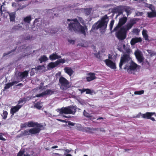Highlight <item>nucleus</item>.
Wrapping results in <instances>:
<instances>
[{"instance_id": "nucleus-60", "label": "nucleus", "mask_w": 156, "mask_h": 156, "mask_svg": "<svg viewBox=\"0 0 156 156\" xmlns=\"http://www.w3.org/2000/svg\"><path fill=\"white\" fill-rule=\"evenodd\" d=\"M38 19H36L34 21V23H36V22H37L38 21Z\"/></svg>"}, {"instance_id": "nucleus-57", "label": "nucleus", "mask_w": 156, "mask_h": 156, "mask_svg": "<svg viewBox=\"0 0 156 156\" xmlns=\"http://www.w3.org/2000/svg\"><path fill=\"white\" fill-rule=\"evenodd\" d=\"M65 151H66L67 153H69L70 151L69 150L67 149L65 150Z\"/></svg>"}, {"instance_id": "nucleus-61", "label": "nucleus", "mask_w": 156, "mask_h": 156, "mask_svg": "<svg viewBox=\"0 0 156 156\" xmlns=\"http://www.w3.org/2000/svg\"><path fill=\"white\" fill-rule=\"evenodd\" d=\"M66 156H72L71 154H67L66 155Z\"/></svg>"}, {"instance_id": "nucleus-62", "label": "nucleus", "mask_w": 156, "mask_h": 156, "mask_svg": "<svg viewBox=\"0 0 156 156\" xmlns=\"http://www.w3.org/2000/svg\"><path fill=\"white\" fill-rule=\"evenodd\" d=\"M123 49L124 50H125V47H126V46H125V44H124L123 46Z\"/></svg>"}, {"instance_id": "nucleus-55", "label": "nucleus", "mask_w": 156, "mask_h": 156, "mask_svg": "<svg viewBox=\"0 0 156 156\" xmlns=\"http://www.w3.org/2000/svg\"><path fill=\"white\" fill-rule=\"evenodd\" d=\"M69 124L72 126H74L75 125V123L73 122H70Z\"/></svg>"}, {"instance_id": "nucleus-12", "label": "nucleus", "mask_w": 156, "mask_h": 156, "mask_svg": "<svg viewBox=\"0 0 156 156\" xmlns=\"http://www.w3.org/2000/svg\"><path fill=\"white\" fill-rule=\"evenodd\" d=\"M54 91L53 90H46L39 94H37L34 97H40L44 96L54 94Z\"/></svg>"}, {"instance_id": "nucleus-46", "label": "nucleus", "mask_w": 156, "mask_h": 156, "mask_svg": "<svg viewBox=\"0 0 156 156\" xmlns=\"http://www.w3.org/2000/svg\"><path fill=\"white\" fill-rule=\"evenodd\" d=\"M3 136H5V135L2 134V133H0V140L3 141H5L6 139L3 137Z\"/></svg>"}, {"instance_id": "nucleus-44", "label": "nucleus", "mask_w": 156, "mask_h": 156, "mask_svg": "<svg viewBox=\"0 0 156 156\" xmlns=\"http://www.w3.org/2000/svg\"><path fill=\"white\" fill-rule=\"evenodd\" d=\"M2 8H3V5L0 4V16L2 15V12L4 11V10L2 9Z\"/></svg>"}, {"instance_id": "nucleus-20", "label": "nucleus", "mask_w": 156, "mask_h": 156, "mask_svg": "<svg viewBox=\"0 0 156 156\" xmlns=\"http://www.w3.org/2000/svg\"><path fill=\"white\" fill-rule=\"evenodd\" d=\"M142 39L140 37H135L132 38L130 41V43L132 45H134L136 43L141 42Z\"/></svg>"}, {"instance_id": "nucleus-13", "label": "nucleus", "mask_w": 156, "mask_h": 156, "mask_svg": "<svg viewBox=\"0 0 156 156\" xmlns=\"http://www.w3.org/2000/svg\"><path fill=\"white\" fill-rule=\"evenodd\" d=\"M127 19V17H123L120 19L118 25L115 28L114 30H117L121 26L124 24L126 23Z\"/></svg>"}, {"instance_id": "nucleus-21", "label": "nucleus", "mask_w": 156, "mask_h": 156, "mask_svg": "<svg viewBox=\"0 0 156 156\" xmlns=\"http://www.w3.org/2000/svg\"><path fill=\"white\" fill-rule=\"evenodd\" d=\"M36 127L30 129V131L31 134H35L39 133L40 129L39 127Z\"/></svg>"}, {"instance_id": "nucleus-18", "label": "nucleus", "mask_w": 156, "mask_h": 156, "mask_svg": "<svg viewBox=\"0 0 156 156\" xmlns=\"http://www.w3.org/2000/svg\"><path fill=\"white\" fill-rule=\"evenodd\" d=\"M65 72L67 74L70 76L73 74V71L72 68L69 67H66L64 68Z\"/></svg>"}, {"instance_id": "nucleus-1", "label": "nucleus", "mask_w": 156, "mask_h": 156, "mask_svg": "<svg viewBox=\"0 0 156 156\" xmlns=\"http://www.w3.org/2000/svg\"><path fill=\"white\" fill-rule=\"evenodd\" d=\"M78 20L76 19H67L69 30L72 31L81 33L84 35H86L87 29L85 26L81 25L78 21L84 25L83 21L82 18L78 17Z\"/></svg>"}, {"instance_id": "nucleus-30", "label": "nucleus", "mask_w": 156, "mask_h": 156, "mask_svg": "<svg viewBox=\"0 0 156 156\" xmlns=\"http://www.w3.org/2000/svg\"><path fill=\"white\" fill-rule=\"evenodd\" d=\"M24 150H20L17 156H29L28 154H24Z\"/></svg>"}, {"instance_id": "nucleus-52", "label": "nucleus", "mask_w": 156, "mask_h": 156, "mask_svg": "<svg viewBox=\"0 0 156 156\" xmlns=\"http://www.w3.org/2000/svg\"><path fill=\"white\" fill-rule=\"evenodd\" d=\"M47 32H48V33H51V34H53V33H55V32H54L53 30H50L49 31H47Z\"/></svg>"}, {"instance_id": "nucleus-7", "label": "nucleus", "mask_w": 156, "mask_h": 156, "mask_svg": "<svg viewBox=\"0 0 156 156\" xmlns=\"http://www.w3.org/2000/svg\"><path fill=\"white\" fill-rule=\"evenodd\" d=\"M59 83L60 88L63 90H66L70 87L69 82L63 77L59 79Z\"/></svg>"}, {"instance_id": "nucleus-53", "label": "nucleus", "mask_w": 156, "mask_h": 156, "mask_svg": "<svg viewBox=\"0 0 156 156\" xmlns=\"http://www.w3.org/2000/svg\"><path fill=\"white\" fill-rule=\"evenodd\" d=\"M21 2H22V3L23 5H25V4L26 3V2L27 1H21Z\"/></svg>"}, {"instance_id": "nucleus-9", "label": "nucleus", "mask_w": 156, "mask_h": 156, "mask_svg": "<svg viewBox=\"0 0 156 156\" xmlns=\"http://www.w3.org/2000/svg\"><path fill=\"white\" fill-rule=\"evenodd\" d=\"M27 126L30 127H41V125L38 124L37 122H34L32 121H30L26 122L22 124V127H23Z\"/></svg>"}, {"instance_id": "nucleus-63", "label": "nucleus", "mask_w": 156, "mask_h": 156, "mask_svg": "<svg viewBox=\"0 0 156 156\" xmlns=\"http://www.w3.org/2000/svg\"><path fill=\"white\" fill-rule=\"evenodd\" d=\"M103 119V118H102V117H100V118H98L97 119V120L100 119Z\"/></svg>"}, {"instance_id": "nucleus-58", "label": "nucleus", "mask_w": 156, "mask_h": 156, "mask_svg": "<svg viewBox=\"0 0 156 156\" xmlns=\"http://www.w3.org/2000/svg\"><path fill=\"white\" fill-rule=\"evenodd\" d=\"M58 120L60 121H61V122H65V120H62V119H58Z\"/></svg>"}, {"instance_id": "nucleus-14", "label": "nucleus", "mask_w": 156, "mask_h": 156, "mask_svg": "<svg viewBox=\"0 0 156 156\" xmlns=\"http://www.w3.org/2000/svg\"><path fill=\"white\" fill-rule=\"evenodd\" d=\"M23 105H16L11 107L10 112L12 114V116L14 115L15 113L19 111V110L21 108Z\"/></svg>"}, {"instance_id": "nucleus-49", "label": "nucleus", "mask_w": 156, "mask_h": 156, "mask_svg": "<svg viewBox=\"0 0 156 156\" xmlns=\"http://www.w3.org/2000/svg\"><path fill=\"white\" fill-rule=\"evenodd\" d=\"M86 89H79L78 90L79 91L81 92V93H82L83 92L86 91Z\"/></svg>"}, {"instance_id": "nucleus-54", "label": "nucleus", "mask_w": 156, "mask_h": 156, "mask_svg": "<svg viewBox=\"0 0 156 156\" xmlns=\"http://www.w3.org/2000/svg\"><path fill=\"white\" fill-rule=\"evenodd\" d=\"M149 119H151V120H152L153 121H155V119L153 117H150Z\"/></svg>"}, {"instance_id": "nucleus-15", "label": "nucleus", "mask_w": 156, "mask_h": 156, "mask_svg": "<svg viewBox=\"0 0 156 156\" xmlns=\"http://www.w3.org/2000/svg\"><path fill=\"white\" fill-rule=\"evenodd\" d=\"M31 19H32L30 16H27L23 18V21L22 22V23L23 24H24V25H25L24 22H25V23H26V30H27L28 29L29 23L31 21Z\"/></svg>"}, {"instance_id": "nucleus-17", "label": "nucleus", "mask_w": 156, "mask_h": 156, "mask_svg": "<svg viewBox=\"0 0 156 156\" xmlns=\"http://www.w3.org/2000/svg\"><path fill=\"white\" fill-rule=\"evenodd\" d=\"M153 115H154L156 116V113L154 112H147L145 114H142V117L144 119H149L150 117Z\"/></svg>"}, {"instance_id": "nucleus-41", "label": "nucleus", "mask_w": 156, "mask_h": 156, "mask_svg": "<svg viewBox=\"0 0 156 156\" xmlns=\"http://www.w3.org/2000/svg\"><path fill=\"white\" fill-rule=\"evenodd\" d=\"M113 54L112 53L109 54L108 56V59H109L111 60H113V58H115V55H114L113 56Z\"/></svg>"}, {"instance_id": "nucleus-22", "label": "nucleus", "mask_w": 156, "mask_h": 156, "mask_svg": "<svg viewBox=\"0 0 156 156\" xmlns=\"http://www.w3.org/2000/svg\"><path fill=\"white\" fill-rule=\"evenodd\" d=\"M79 11H81L83 12H84L86 15H89L92 10V9L91 8H87L84 9H79Z\"/></svg>"}, {"instance_id": "nucleus-56", "label": "nucleus", "mask_w": 156, "mask_h": 156, "mask_svg": "<svg viewBox=\"0 0 156 156\" xmlns=\"http://www.w3.org/2000/svg\"><path fill=\"white\" fill-rule=\"evenodd\" d=\"M143 14L142 12H138V13L136 14V15L138 16H139V15H142Z\"/></svg>"}, {"instance_id": "nucleus-24", "label": "nucleus", "mask_w": 156, "mask_h": 156, "mask_svg": "<svg viewBox=\"0 0 156 156\" xmlns=\"http://www.w3.org/2000/svg\"><path fill=\"white\" fill-rule=\"evenodd\" d=\"M10 16V21H14L15 18L16 12H12L11 13H9Z\"/></svg>"}, {"instance_id": "nucleus-37", "label": "nucleus", "mask_w": 156, "mask_h": 156, "mask_svg": "<svg viewBox=\"0 0 156 156\" xmlns=\"http://www.w3.org/2000/svg\"><path fill=\"white\" fill-rule=\"evenodd\" d=\"M8 113L7 111H5L3 112L2 116L3 118V119H6Z\"/></svg>"}, {"instance_id": "nucleus-25", "label": "nucleus", "mask_w": 156, "mask_h": 156, "mask_svg": "<svg viewBox=\"0 0 156 156\" xmlns=\"http://www.w3.org/2000/svg\"><path fill=\"white\" fill-rule=\"evenodd\" d=\"M147 31L145 30H143L142 31L143 37L146 41H147L148 40V36L147 34Z\"/></svg>"}, {"instance_id": "nucleus-35", "label": "nucleus", "mask_w": 156, "mask_h": 156, "mask_svg": "<svg viewBox=\"0 0 156 156\" xmlns=\"http://www.w3.org/2000/svg\"><path fill=\"white\" fill-rule=\"evenodd\" d=\"M140 30L137 28H135L133 29V32L135 34L138 35L139 34Z\"/></svg>"}, {"instance_id": "nucleus-11", "label": "nucleus", "mask_w": 156, "mask_h": 156, "mask_svg": "<svg viewBox=\"0 0 156 156\" xmlns=\"http://www.w3.org/2000/svg\"><path fill=\"white\" fill-rule=\"evenodd\" d=\"M147 7H148L151 11L148 12V16L149 17H153L156 16V12L154 10V8L152 5H147Z\"/></svg>"}, {"instance_id": "nucleus-8", "label": "nucleus", "mask_w": 156, "mask_h": 156, "mask_svg": "<svg viewBox=\"0 0 156 156\" xmlns=\"http://www.w3.org/2000/svg\"><path fill=\"white\" fill-rule=\"evenodd\" d=\"M134 54L138 61L140 62H142L144 59L143 54L141 51L137 49L134 52Z\"/></svg>"}, {"instance_id": "nucleus-23", "label": "nucleus", "mask_w": 156, "mask_h": 156, "mask_svg": "<svg viewBox=\"0 0 156 156\" xmlns=\"http://www.w3.org/2000/svg\"><path fill=\"white\" fill-rule=\"evenodd\" d=\"M49 58L51 60H55L56 59L61 58V57L60 56L58 55L56 53H55L50 55Z\"/></svg>"}, {"instance_id": "nucleus-4", "label": "nucleus", "mask_w": 156, "mask_h": 156, "mask_svg": "<svg viewBox=\"0 0 156 156\" xmlns=\"http://www.w3.org/2000/svg\"><path fill=\"white\" fill-rule=\"evenodd\" d=\"M108 21V19L107 15H105L101 18V21H98L93 25L91 30L99 28L101 30V32H104L106 29Z\"/></svg>"}, {"instance_id": "nucleus-45", "label": "nucleus", "mask_w": 156, "mask_h": 156, "mask_svg": "<svg viewBox=\"0 0 156 156\" xmlns=\"http://www.w3.org/2000/svg\"><path fill=\"white\" fill-rule=\"evenodd\" d=\"M114 21L113 20H112L111 21L110 24V25H109L110 30H111L112 29L113 26L114 25Z\"/></svg>"}, {"instance_id": "nucleus-64", "label": "nucleus", "mask_w": 156, "mask_h": 156, "mask_svg": "<svg viewBox=\"0 0 156 156\" xmlns=\"http://www.w3.org/2000/svg\"><path fill=\"white\" fill-rule=\"evenodd\" d=\"M44 83L43 82H41V84L42 85V86H43V85H44Z\"/></svg>"}, {"instance_id": "nucleus-42", "label": "nucleus", "mask_w": 156, "mask_h": 156, "mask_svg": "<svg viewBox=\"0 0 156 156\" xmlns=\"http://www.w3.org/2000/svg\"><path fill=\"white\" fill-rule=\"evenodd\" d=\"M76 129L79 130H81L83 129V128L79 124H76Z\"/></svg>"}, {"instance_id": "nucleus-59", "label": "nucleus", "mask_w": 156, "mask_h": 156, "mask_svg": "<svg viewBox=\"0 0 156 156\" xmlns=\"http://www.w3.org/2000/svg\"><path fill=\"white\" fill-rule=\"evenodd\" d=\"M57 147H58L57 146H54L52 148H57Z\"/></svg>"}, {"instance_id": "nucleus-3", "label": "nucleus", "mask_w": 156, "mask_h": 156, "mask_svg": "<svg viewBox=\"0 0 156 156\" xmlns=\"http://www.w3.org/2000/svg\"><path fill=\"white\" fill-rule=\"evenodd\" d=\"M136 21L135 20H130L129 22L126 26L121 28L116 33V36L119 39L123 40L126 37V32L130 29L133 25L136 23Z\"/></svg>"}, {"instance_id": "nucleus-31", "label": "nucleus", "mask_w": 156, "mask_h": 156, "mask_svg": "<svg viewBox=\"0 0 156 156\" xmlns=\"http://www.w3.org/2000/svg\"><path fill=\"white\" fill-rule=\"evenodd\" d=\"M48 59V58L46 56L44 55L41 56L39 59V60L40 62H42L45 61Z\"/></svg>"}, {"instance_id": "nucleus-6", "label": "nucleus", "mask_w": 156, "mask_h": 156, "mask_svg": "<svg viewBox=\"0 0 156 156\" xmlns=\"http://www.w3.org/2000/svg\"><path fill=\"white\" fill-rule=\"evenodd\" d=\"M57 112L61 115L63 114H74L76 111V108L74 106H69L66 107H63L61 109L56 110Z\"/></svg>"}, {"instance_id": "nucleus-27", "label": "nucleus", "mask_w": 156, "mask_h": 156, "mask_svg": "<svg viewBox=\"0 0 156 156\" xmlns=\"http://www.w3.org/2000/svg\"><path fill=\"white\" fill-rule=\"evenodd\" d=\"M57 62L56 61L55 62H51L48 65V67L49 68L51 69L58 66Z\"/></svg>"}, {"instance_id": "nucleus-19", "label": "nucleus", "mask_w": 156, "mask_h": 156, "mask_svg": "<svg viewBox=\"0 0 156 156\" xmlns=\"http://www.w3.org/2000/svg\"><path fill=\"white\" fill-rule=\"evenodd\" d=\"M23 1H24V0H16L17 2H20ZM24 1H27L26 2V3L25 4V5H20L19 4V6H18L19 8H18L17 9H18V10L22 9L30 4V2L28 0H24Z\"/></svg>"}, {"instance_id": "nucleus-26", "label": "nucleus", "mask_w": 156, "mask_h": 156, "mask_svg": "<svg viewBox=\"0 0 156 156\" xmlns=\"http://www.w3.org/2000/svg\"><path fill=\"white\" fill-rule=\"evenodd\" d=\"M16 3H12V6L13 8L15 10L17 11L18 10V9H17L19 8L18 6H19V4L18 3L19 2H17L16 0Z\"/></svg>"}, {"instance_id": "nucleus-48", "label": "nucleus", "mask_w": 156, "mask_h": 156, "mask_svg": "<svg viewBox=\"0 0 156 156\" xmlns=\"http://www.w3.org/2000/svg\"><path fill=\"white\" fill-rule=\"evenodd\" d=\"M68 41L70 43V44H73L74 43V42H75V41H74L73 40H70V39H69L68 40Z\"/></svg>"}, {"instance_id": "nucleus-10", "label": "nucleus", "mask_w": 156, "mask_h": 156, "mask_svg": "<svg viewBox=\"0 0 156 156\" xmlns=\"http://www.w3.org/2000/svg\"><path fill=\"white\" fill-rule=\"evenodd\" d=\"M106 65L110 68L115 69H116L115 63L109 59H106L104 61Z\"/></svg>"}, {"instance_id": "nucleus-51", "label": "nucleus", "mask_w": 156, "mask_h": 156, "mask_svg": "<svg viewBox=\"0 0 156 156\" xmlns=\"http://www.w3.org/2000/svg\"><path fill=\"white\" fill-rule=\"evenodd\" d=\"M24 100L22 99H21L18 102V103L17 105H20V104L21 103H23V102Z\"/></svg>"}, {"instance_id": "nucleus-16", "label": "nucleus", "mask_w": 156, "mask_h": 156, "mask_svg": "<svg viewBox=\"0 0 156 156\" xmlns=\"http://www.w3.org/2000/svg\"><path fill=\"white\" fill-rule=\"evenodd\" d=\"M87 76L86 79L87 81L89 82L96 79L95 74L94 73H90L87 74Z\"/></svg>"}, {"instance_id": "nucleus-43", "label": "nucleus", "mask_w": 156, "mask_h": 156, "mask_svg": "<svg viewBox=\"0 0 156 156\" xmlns=\"http://www.w3.org/2000/svg\"><path fill=\"white\" fill-rule=\"evenodd\" d=\"M83 115L85 116H86L87 117H91V116L87 112L85 111V110H84V111Z\"/></svg>"}, {"instance_id": "nucleus-29", "label": "nucleus", "mask_w": 156, "mask_h": 156, "mask_svg": "<svg viewBox=\"0 0 156 156\" xmlns=\"http://www.w3.org/2000/svg\"><path fill=\"white\" fill-rule=\"evenodd\" d=\"M125 11L126 12L127 16H128L131 13L132 11L129 7L128 6L126 7L125 8Z\"/></svg>"}, {"instance_id": "nucleus-33", "label": "nucleus", "mask_w": 156, "mask_h": 156, "mask_svg": "<svg viewBox=\"0 0 156 156\" xmlns=\"http://www.w3.org/2000/svg\"><path fill=\"white\" fill-rule=\"evenodd\" d=\"M86 94H92L94 92V90L90 89H86Z\"/></svg>"}, {"instance_id": "nucleus-2", "label": "nucleus", "mask_w": 156, "mask_h": 156, "mask_svg": "<svg viewBox=\"0 0 156 156\" xmlns=\"http://www.w3.org/2000/svg\"><path fill=\"white\" fill-rule=\"evenodd\" d=\"M124 65H125L124 69L127 70H135L140 69V66L133 62L128 55H124L121 56L119 65L120 69H122V66Z\"/></svg>"}, {"instance_id": "nucleus-28", "label": "nucleus", "mask_w": 156, "mask_h": 156, "mask_svg": "<svg viewBox=\"0 0 156 156\" xmlns=\"http://www.w3.org/2000/svg\"><path fill=\"white\" fill-rule=\"evenodd\" d=\"M78 45L82 47H87L89 45V44L87 41H84L79 44Z\"/></svg>"}, {"instance_id": "nucleus-32", "label": "nucleus", "mask_w": 156, "mask_h": 156, "mask_svg": "<svg viewBox=\"0 0 156 156\" xmlns=\"http://www.w3.org/2000/svg\"><path fill=\"white\" fill-rule=\"evenodd\" d=\"M43 90L42 87L41 86L39 87H37L36 89H34V92H36V93L40 92Z\"/></svg>"}, {"instance_id": "nucleus-40", "label": "nucleus", "mask_w": 156, "mask_h": 156, "mask_svg": "<svg viewBox=\"0 0 156 156\" xmlns=\"http://www.w3.org/2000/svg\"><path fill=\"white\" fill-rule=\"evenodd\" d=\"M24 134L25 135H28L31 134L30 129H27L25 130L24 132Z\"/></svg>"}, {"instance_id": "nucleus-34", "label": "nucleus", "mask_w": 156, "mask_h": 156, "mask_svg": "<svg viewBox=\"0 0 156 156\" xmlns=\"http://www.w3.org/2000/svg\"><path fill=\"white\" fill-rule=\"evenodd\" d=\"M42 103V102L36 103L34 105V107L38 109H40L42 107V106L41 105Z\"/></svg>"}, {"instance_id": "nucleus-47", "label": "nucleus", "mask_w": 156, "mask_h": 156, "mask_svg": "<svg viewBox=\"0 0 156 156\" xmlns=\"http://www.w3.org/2000/svg\"><path fill=\"white\" fill-rule=\"evenodd\" d=\"M34 70H36V69L35 68L32 69L31 72H30V75L31 76H32L34 74Z\"/></svg>"}, {"instance_id": "nucleus-38", "label": "nucleus", "mask_w": 156, "mask_h": 156, "mask_svg": "<svg viewBox=\"0 0 156 156\" xmlns=\"http://www.w3.org/2000/svg\"><path fill=\"white\" fill-rule=\"evenodd\" d=\"M144 90H141L138 91H136L134 92V94H135L141 95L144 93Z\"/></svg>"}, {"instance_id": "nucleus-39", "label": "nucleus", "mask_w": 156, "mask_h": 156, "mask_svg": "<svg viewBox=\"0 0 156 156\" xmlns=\"http://www.w3.org/2000/svg\"><path fill=\"white\" fill-rule=\"evenodd\" d=\"M37 70H41V71H43L45 69V67L44 66H39L37 67Z\"/></svg>"}, {"instance_id": "nucleus-5", "label": "nucleus", "mask_w": 156, "mask_h": 156, "mask_svg": "<svg viewBox=\"0 0 156 156\" xmlns=\"http://www.w3.org/2000/svg\"><path fill=\"white\" fill-rule=\"evenodd\" d=\"M28 72L27 71L23 72H19L18 74V80L6 84L4 87V90L9 89L10 87L12 86L15 84H16L20 81H22L28 76Z\"/></svg>"}, {"instance_id": "nucleus-36", "label": "nucleus", "mask_w": 156, "mask_h": 156, "mask_svg": "<svg viewBox=\"0 0 156 156\" xmlns=\"http://www.w3.org/2000/svg\"><path fill=\"white\" fill-rule=\"evenodd\" d=\"M56 61V62H57V63H58V65L60 63H64L66 62V60L65 59H61Z\"/></svg>"}, {"instance_id": "nucleus-50", "label": "nucleus", "mask_w": 156, "mask_h": 156, "mask_svg": "<svg viewBox=\"0 0 156 156\" xmlns=\"http://www.w3.org/2000/svg\"><path fill=\"white\" fill-rule=\"evenodd\" d=\"M142 114H141V113H139V114H138L135 117L136 118H140V116H142Z\"/></svg>"}]
</instances>
